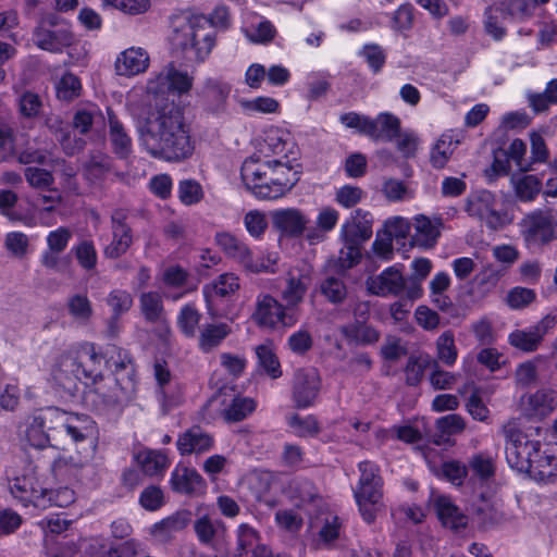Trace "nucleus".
Instances as JSON below:
<instances>
[{"label": "nucleus", "mask_w": 557, "mask_h": 557, "mask_svg": "<svg viewBox=\"0 0 557 557\" xmlns=\"http://www.w3.org/2000/svg\"><path fill=\"white\" fill-rule=\"evenodd\" d=\"M278 261H280V256L277 252H268V253L261 255L257 259H253V257L251 256L246 270L251 273L274 274L278 271Z\"/></svg>", "instance_id": "obj_61"}, {"label": "nucleus", "mask_w": 557, "mask_h": 557, "mask_svg": "<svg viewBox=\"0 0 557 557\" xmlns=\"http://www.w3.org/2000/svg\"><path fill=\"white\" fill-rule=\"evenodd\" d=\"M557 407V394L552 389H540L529 396V414L543 418L549 414Z\"/></svg>", "instance_id": "obj_39"}, {"label": "nucleus", "mask_w": 557, "mask_h": 557, "mask_svg": "<svg viewBox=\"0 0 557 557\" xmlns=\"http://www.w3.org/2000/svg\"><path fill=\"white\" fill-rule=\"evenodd\" d=\"M75 369L74 363L62 354L52 371L54 385L60 388L64 397H74L79 392V384L84 383V379Z\"/></svg>", "instance_id": "obj_22"}, {"label": "nucleus", "mask_w": 557, "mask_h": 557, "mask_svg": "<svg viewBox=\"0 0 557 557\" xmlns=\"http://www.w3.org/2000/svg\"><path fill=\"white\" fill-rule=\"evenodd\" d=\"M322 386L319 372L313 368L295 371L292 382V399L297 409H307L315 405Z\"/></svg>", "instance_id": "obj_14"}, {"label": "nucleus", "mask_w": 557, "mask_h": 557, "mask_svg": "<svg viewBox=\"0 0 557 557\" xmlns=\"http://www.w3.org/2000/svg\"><path fill=\"white\" fill-rule=\"evenodd\" d=\"M433 361L428 354L411 355L405 368L407 384L411 386L418 385L422 380L424 370L431 369Z\"/></svg>", "instance_id": "obj_48"}, {"label": "nucleus", "mask_w": 557, "mask_h": 557, "mask_svg": "<svg viewBox=\"0 0 557 557\" xmlns=\"http://www.w3.org/2000/svg\"><path fill=\"white\" fill-rule=\"evenodd\" d=\"M270 174L274 178L271 187L264 191L268 197H283L299 181L298 172L289 164L288 160L274 159L270 160Z\"/></svg>", "instance_id": "obj_20"}, {"label": "nucleus", "mask_w": 557, "mask_h": 557, "mask_svg": "<svg viewBox=\"0 0 557 557\" xmlns=\"http://www.w3.org/2000/svg\"><path fill=\"white\" fill-rule=\"evenodd\" d=\"M530 103L536 112L546 110L550 104H557V78L548 82L542 94L531 96Z\"/></svg>", "instance_id": "obj_64"}, {"label": "nucleus", "mask_w": 557, "mask_h": 557, "mask_svg": "<svg viewBox=\"0 0 557 557\" xmlns=\"http://www.w3.org/2000/svg\"><path fill=\"white\" fill-rule=\"evenodd\" d=\"M10 492L24 506L33 505L35 507H45L46 495L51 497L52 494L39 486L36 478L30 474L14 478L10 483Z\"/></svg>", "instance_id": "obj_19"}, {"label": "nucleus", "mask_w": 557, "mask_h": 557, "mask_svg": "<svg viewBox=\"0 0 557 557\" xmlns=\"http://www.w3.org/2000/svg\"><path fill=\"white\" fill-rule=\"evenodd\" d=\"M231 91L230 83L222 78L208 77L196 90L197 102L207 114L221 116L227 111Z\"/></svg>", "instance_id": "obj_10"}, {"label": "nucleus", "mask_w": 557, "mask_h": 557, "mask_svg": "<svg viewBox=\"0 0 557 557\" xmlns=\"http://www.w3.org/2000/svg\"><path fill=\"white\" fill-rule=\"evenodd\" d=\"M437 358L446 366H453L457 360V348L451 331L441 334L436 341Z\"/></svg>", "instance_id": "obj_55"}, {"label": "nucleus", "mask_w": 557, "mask_h": 557, "mask_svg": "<svg viewBox=\"0 0 557 557\" xmlns=\"http://www.w3.org/2000/svg\"><path fill=\"white\" fill-rule=\"evenodd\" d=\"M465 211L494 231L502 230L512 222L507 211L497 209L495 195L486 189L470 193L466 198Z\"/></svg>", "instance_id": "obj_7"}, {"label": "nucleus", "mask_w": 557, "mask_h": 557, "mask_svg": "<svg viewBox=\"0 0 557 557\" xmlns=\"http://www.w3.org/2000/svg\"><path fill=\"white\" fill-rule=\"evenodd\" d=\"M255 352L259 371L273 380L282 376L281 363L271 343L258 345Z\"/></svg>", "instance_id": "obj_38"}, {"label": "nucleus", "mask_w": 557, "mask_h": 557, "mask_svg": "<svg viewBox=\"0 0 557 557\" xmlns=\"http://www.w3.org/2000/svg\"><path fill=\"white\" fill-rule=\"evenodd\" d=\"M432 499L438 519L445 527L454 530L466 528L468 523L467 516L462 513L449 496L434 495Z\"/></svg>", "instance_id": "obj_26"}, {"label": "nucleus", "mask_w": 557, "mask_h": 557, "mask_svg": "<svg viewBox=\"0 0 557 557\" xmlns=\"http://www.w3.org/2000/svg\"><path fill=\"white\" fill-rule=\"evenodd\" d=\"M530 473L535 480L541 482H549L557 475V458L553 455L541 453L532 461V469L525 471Z\"/></svg>", "instance_id": "obj_42"}, {"label": "nucleus", "mask_w": 557, "mask_h": 557, "mask_svg": "<svg viewBox=\"0 0 557 557\" xmlns=\"http://www.w3.org/2000/svg\"><path fill=\"white\" fill-rule=\"evenodd\" d=\"M251 318L258 326L269 330L289 329L298 321L294 308L283 305L270 294H260L257 297Z\"/></svg>", "instance_id": "obj_8"}, {"label": "nucleus", "mask_w": 557, "mask_h": 557, "mask_svg": "<svg viewBox=\"0 0 557 557\" xmlns=\"http://www.w3.org/2000/svg\"><path fill=\"white\" fill-rule=\"evenodd\" d=\"M441 219L432 221L428 216L420 214L414 218V234L412 240L414 245L423 248L433 247L440 237Z\"/></svg>", "instance_id": "obj_31"}, {"label": "nucleus", "mask_w": 557, "mask_h": 557, "mask_svg": "<svg viewBox=\"0 0 557 557\" xmlns=\"http://www.w3.org/2000/svg\"><path fill=\"white\" fill-rule=\"evenodd\" d=\"M157 398L163 414L169 413L184 401L183 386L178 381L157 389Z\"/></svg>", "instance_id": "obj_45"}, {"label": "nucleus", "mask_w": 557, "mask_h": 557, "mask_svg": "<svg viewBox=\"0 0 557 557\" xmlns=\"http://www.w3.org/2000/svg\"><path fill=\"white\" fill-rule=\"evenodd\" d=\"M81 81L73 73H65L57 85V96L61 100L71 101L79 96Z\"/></svg>", "instance_id": "obj_62"}, {"label": "nucleus", "mask_w": 557, "mask_h": 557, "mask_svg": "<svg viewBox=\"0 0 557 557\" xmlns=\"http://www.w3.org/2000/svg\"><path fill=\"white\" fill-rule=\"evenodd\" d=\"M371 133L368 136L374 140L393 141L399 135L400 120L389 112H382L370 120Z\"/></svg>", "instance_id": "obj_34"}, {"label": "nucleus", "mask_w": 557, "mask_h": 557, "mask_svg": "<svg viewBox=\"0 0 557 557\" xmlns=\"http://www.w3.org/2000/svg\"><path fill=\"white\" fill-rule=\"evenodd\" d=\"M309 529L314 534V548H331L342 532V522L338 516L324 506L317 511L310 510Z\"/></svg>", "instance_id": "obj_13"}, {"label": "nucleus", "mask_w": 557, "mask_h": 557, "mask_svg": "<svg viewBox=\"0 0 557 557\" xmlns=\"http://www.w3.org/2000/svg\"><path fill=\"white\" fill-rule=\"evenodd\" d=\"M508 20L522 21L531 15L529 0H502L493 3Z\"/></svg>", "instance_id": "obj_54"}, {"label": "nucleus", "mask_w": 557, "mask_h": 557, "mask_svg": "<svg viewBox=\"0 0 557 557\" xmlns=\"http://www.w3.org/2000/svg\"><path fill=\"white\" fill-rule=\"evenodd\" d=\"M193 84V76L177 69L173 62L153 73L147 81V94L160 99L138 121L137 131L141 147L151 157L182 161L191 156L194 145L184 110L174 100L163 97L169 94L186 95Z\"/></svg>", "instance_id": "obj_1"}, {"label": "nucleus", "mask_w": 557, "mask_h": 557, "mask_svg": "<svg viewBox=\"0 0 557 557\" xmlns=\"http://www.w3.org/2000/svg\"><path fill=\"white\" fill-rule=\"evenodd\" d=\"M521 235L525 246L539 250L557 239V223L550 210H534L521 222Z\"/></svg>", "instance_id": "obj_9"}, {"label": "nucleus", "mask_w": 557, "mask_h": 557, "mask_svg": "<svg viewBox=\"0 0 557 557\" xmlns=\"http://www.w3.org/2000/svg\"><path fill=\"white\" fill-rule=\"evenodd\" d=\"M372 236V216L368 211L357 209L341 228L344 243L362 244Z\"/></svg>", "instance_id": "obj_21"}, {"label": "nucleus", "mask_w": 557, "mask_h": 557, "mask_svg": "<svg viewBox=\"0 0 557 557\" xmlns=\"http://www.w3.org/2000/svg\"><path fill=\"white\" fill-rule=\"evenodd\" d=\"M473 517L484 529L496 527L505 521L502 504L483 497L473 505Z\"/></svg>", "instance_id": "obj_33"}, {"label": "nucleus", "mask_w": 557, "mask_h": 557, "mask_svg": "<svg viewBox=\"0 0 557 557\" xmlns=\"http://www.w3.org/2000/svg\"><path fill=\"white\" fill-rule=\"evenodd\" d=\"M170 483L174 492L185 495L200 494L206 488V482L196 469L181 465L172 471Z\"/></svg>", "instance_id": "obj_25"}, {"label": "nucleus", "mask_w": 557, "mask_h": 557, "mask_svg": "<svg viewBox=\"0 0 557 557\" xmlns=\"http://www.w3.org/2000/svg\"><path fill=\"white\" fill-rule=\"evenodd\" d=\"M35 45L50 52H60L73 41L69 27L59 22L58 16L51 14L44 18L33 34Z\"/></svg>", "instance_id": "obj_11"}, {"label": "nucleus", "mask_w": 557, "mask_h": 557, "mask_svg": "<svg viewBox=\"0 0 557 557\" xmlns=\"http://www.w3.org/2000/svg\"><path fill=\"white\" fill-rule=\"evenodd\" d=\"M466 428L463 418L459 414H447L436 421L437 433L434 434V443L445 444L451 435L461 433Z\"/></svg>", "instance_id": "obj_43"}, {"label": "nucleus", "mask_w": 557, "mask_h": 557, "mask_svg": "<svg viewBox=\"0 0 557 557\" xmlns=\"http://www.w3.org/2000/svg\"><path fill=\"white\" fill-rule=\"evenodd\" d=\"M106 302L111 308L112 314L121 317L132 308L133 297L127 290L115 288L108 294Z\"/></svg>", "instance_id": "obj_58"}, {"label": "nucleus", "mask_w": 557, "mask_h": 557, "mask_svg": "<svg viewBox=\"0 0 557 557\" xmlns=\"http://www.w3.org/2000/svg\"><path fill=\"white\" fill-rule=\"evenodd\" d=\"M215 243L226 257L247 268L252 252L242 239L228 232H219L215 234Z\"/></svg>", "instance_id": "obj_27"}, {"label": "nucleus", "mask_w": 557, "mask_h": 557, "mask_svg": "<svg viewBox=\"0 0 557 557\" xmlns=\"http://www.w3.org/2000/svg\"><path fill=\"white\" fill-rule=\"evenodd\" d=\"M454 152V144L449 136H442L431 151V163L436 169H442L448 162Z\"/></svg>", "instance_id": "obj_63"}, {"label": "nucleus", "mask_w": 557, "mask_h": 557, "mask_svg": "<svg viewBox=\"0 0 557 557\" xmlns=\"http://www.w3.org/2000/svg\"><path fill=\"white\" fill-rule=\"evenodd\" d=\"M342 334L351 343L369 345L379 341V332L362 321L351 322L341 329Z\"/></svg>", "instance_id": "obj_41"}, {"label": "nucleus", "mask_w": 557, "mask_h": 557, "mask_svg": "<svg viewBox=\"0 0 557 557\" xmlns=\"http://www.w3.org/2000/svg\"><path fill=\"white\" fill-rule=\"evenodd\" d=\"M47 127L59 136V140L66 154H74L76 149H81L84 141L82 139L76 140V146L67 144L70 140V126L59 115H50L46 119Z\"/></svg>", "instance_id": "obj_50"}, {"label": "nucleus", "mask_w": 557, "mask_h": 557, "mask_svg": "<svg viewBox=\"0 0 557 557\" xmlns=\"http://www.w3.org/2000/svg\"><path fill=\"white\" fill-rule=\"evenodd\" d=\"M137 461L145 474L153 476L162 473L168 465V458L164 454L156 450H146L137 455Z\"/></svg>", "instance_id": "obj_51"}, {"label": "nucleus", "mask_w": 557, "mask_h": 557, "mask_svg": "<svg viewBox=\"0 0 557 557\" xmlns=\"http://www.w3.org/2000/svg\"><path fill=\"white\" fill-rule=\"evenodd\" d=\"M505 440V455L507 463L518 472L532 469L534 456H539L541 442L531 440L520 426L517 419L505 422L500 429Z\"/></svg>", "instance_id": "obj_4"}, {"label": "nucleus", "mask_w": 557, "mask_h": 557, "mask_svg": "<svg viewBox=\"0 0 557 557\" xmlns=\"http://www.w3.org/2000/svg\"><path fill=\"white\" fill-rule=\"evenodd\" d=\"M358 468L360 478L354 488V496L363 520L371 523L383 506V480L374 462L362 461Z\"/></svg>", "instance_id": "obj_5"}, {"label": "nucleus", "mask_w": 557, "mask_h": 557, "mask_svg": "<svg viewBox=\"0 0 557 557\" xmlns=\"http://www.w3.org/2000/svg\"><path fill=\"white\" fill-rule=\"evenodd\" d=\"M230 12L225 5H218L210 17L191 15L184 18V23L175 28L174 40L183 50L193 49L198 61H203L215 45L213 27H226Z\"/></svg>", "instance_id": "obj_3"}, {"label": "nucleus", "mask_w": 557, "mask_h": 557, "mask_svg": "<svg viewBox=\"0 0 557 557\" xmlns=\"http://www.w3.org/2000/svg\"><path fill=\"white\" fill-rule=\"evenodd\" d=\"M242 108L248 114H270L277 112L280 103L272 97H257L251 100H244L240 102Z\"/></svg>", "instance_id": "obj_60"}, {"label": "nucleus", "mask_w": 557, "mask_h": 557, "mask_svg": "<svg viewBox=\"0 0 557 557\" xmlns=\"http://www.w3.org/2000/svg\"><path fill=\"white\" fill-rule=\"evenodd\" d=\"M516 197L523 202L533 201L542 189V181L533 174H518L511 177Z\"/></svg>", "instance_id": "obj_40"}, {"label": "nucleus", "mask_w": 557, "mask_h": 557, "mask_svg": "<svg viewBox=\"0 0 557 557\" xmlns=\"http://www.w3.org/2000/svg\"><path fill=\"white\" fill-rule=\"evenodd\" d=\"M106 363L114 374L112 377H119L120 383H122V377L134 381L135 368L127 351L116 349V357L111 356Z\"/></svg>", "instance_id": "obj_49"}, {"label": "nucleus", "mask_w": 557, "mask_h": 557, "mask_svg": "<svg viewBox=\"0 0 557 557\" xmlns=\"http://www.w3.org/2000/svg\"><path fill=\"white\" fill-rule=\"evenodd\" d=\"M128 213L124 209H115L111 213V242L104 247L103 255L108 259H117L125 255L134 243V233L127 223Z\"/></svg>", "instance_id": "obj_16"}, {"label": "nucleus", "mask_w": 557, "mask_h": 557, "mask_svg": "<svg viewBox=\"0 0 557 557\" xmlns=\"http://www.w3.org/2000/svg\"><path fill=\"white\" fill-rule=\"evenodd\" d=\"M190 520V515L187 511L176 512L153 525L152 532L156 535L170 536L173 533L180 532L186 528Z\"/></svg>", "instance_id": "obj_53"}, {"label": "nucleus", "mask_w": 557, "mask_h": 557, "mask_svg": "<svg viewBox=\"0 0 557 557\" xmlns=\"http://www.w3.org/2000/svg\"><path fill=\"white\" fill-rule=\"evenodd\" d=\"M182 455L202 454L213 446V438L199 426H194L182 434L176 442Z\"/></svg>", "instance_id": "obj_29"}, {"label": "nucleus", "mask_w": 557, "mask_h": 557, "mask_svg": "<svg viewBox=\"0 0 557 557\" xmlns=\"http://www.w3.org/2000/svg\"><path fill=\"white\" fill-rule=\"evenodd\" d=\"M139 308L145 320L149 323H159L169 332L162 297L158 292H146L139 297Z\"/></svg>", "instance_id": "obj_35"}, {"label": "nucleus", "mask_w": 557, "mask_h": 557, "mask_svg": "<svg viewBox=\"0 0 557 557\" xmlns=\"http://www.w3.org/2000/svg\"><path fill=\"white\" fill-rule=\"evenodd\" d=\"M271 171V162L262 161L260 158H247L240 169L242 181L246 188L256 195L260 184L268 178Z\"/></svg>", "instance_id": "obj_28"}, {"label": "nucleus", "mask_w": 557, "mask_h": 557, "mask_svg": "<svg viewBox=\"0 0 557 557\" xmlns=\"http://www.w3.org/2000/svg\"><path fill=\"white\" fill-rule=\"evenodd\" d=\"M556 318L545 315L535 325L524 330H515L508 336V342L511 346L525 352L535 351L544 336L554 329Z\"/></svg>", "instance_id": "obj_17"}, {"label": "nucleus", "mask_w": 557, "mask_h": 557, "mask_svg": "<svg viewBox=\"0 0 557 557\" xmlns=\"http://www.w3.org/2000/svg\"><path fill=\"white\" fill-rule=\"evenodd\" d=\"M256 409V403L249 397H234L224 408L223 417L226 421L238 422L246 419Z\"/></svg>", "instance_id": "obj_52"}, {"label": "nucleus", "mask_w": 557, "mask_h": 557, "mask_svg": "<svg viewBox=\"0 0 557 557\" xmlns=\"http://www.w3.org/2000/svg\"><path fill=\"white\" fill-rule=\"evenodd\" d=\"M178 199L185 206H193L203 198L202 186L195 180H184L178 184Z\"/></svg>", "instance_id": "obj_59"}, {"label": "nucleus", "mask_w": 557, "mask_h": 557, "mask_svg": "<svg viewBox=\"0 0 557 557\" xmlns=\"http://www.w3.org/2000/svg\"><path fill=\"white\" fill-rule=\"evenodd\" d=\"M314 268L307 260H299L286 273L281 297L289 308L299 306L313 281Z\"/></svg>", "instance_id": "obj_12"}, {"label": "nucleus", "mask_w": 557, "mask_h": 557, "mask_svg": "<svg viewBox=\"0 0 557 557\" xmlns=\"http://www.w3.org/2000/svg\"><path fill=\"white\" fill-rule=\"evenodd\" d=\"M231 332V326L227 323L205 324L198 337L199 349L206 354L211 352L223 343Z\"/></svg>", "instance_id": "obj_36"}, {"label": "nucleus", "mask_w": 557, "mask_h": 557, "mask_svg": "<svg viewBox=\"0 0 557 557\" xmlns=\"http://www.w3.org/2000/svg\"><path fill=\"white\" fill-rule=\"evenodd\" d=\"M109 136L113 152L121 159H126L133 150L132 138L124 125L111 109L107 110Z\"/></svg>", "instance_id": "obj_30"}, {"label": "nucleus", "mask_w": 557, "mask_h": 557, "mask_svg": "<svg viewBox=\"0 0 557 557\" xmlns=\"http://www.w3.org/2000/svg\"><path fill=\"white\" fill-rule=\"evenodd\" d=\"M293 497L296 506L304 509L308 516L310 510L317 511L327 505L319 495L314 484L307 480L295 483Z\"/></svg>", "instance_id": "obj_32"}, {"label": "nucleus", "mask_w": 557, "mask_h": 557, "mask_svg": "<svg viewBox=\"0 0 557 557\" xmlns=\"http://www.w3.org/2000/svg\"><path fill=\"white\" fill-rule=\"evenodd\" d=\"M273 226L286 236L298 237L305 233L308 216L296 208L275 210L272 213Z\"/></svg>", "instance_id": "obj_23"}, {"label": "nucleus", "mask_w": 557, "mask_h": 557, "mask_svg": "<svg viewBox=\"0 0 557 557\" xmlns=\"http://www.w3.org/2000/svg\"><path fill=\"white\" fill-rule=\"evenodd\" d=\"M506 20L503 13L494 4H491L484 12L483 25L485 33L496 41L503 40L507 34L504 25Z\"/></svg>", "instance_id": "obj_47"}, {"label": "nucleus", "mask_w": 557, "mask_h": 557, "mask_svg": "<svg viewBox=\"0 0 557 557\" xmlns=\"http://www.w3.org/2000/svg\"><path fill=\"white\" fill-rule=\"evenodd\" d=\"M65 357L74 363L75 370L79 372L84 379V384L89 386L91 382H98L101 379V364L103 357L96 350L92 343H83L72 347L63 352Z\"/></svg>", "instance_id": "obj_15"}, {"label": "nucleus", "mask_w": 557, "mask_h": 557, "mask_svg": "<svg viewBox=\"0 0 557 557\" xmlns=\"http://www.w3.org/2000/svg\"><path fill=\"white\" fill-rule=\"evenodd\" d=\"M239 288V278L234 273H223L219 275L211 284L203 287V295L207 305L218 297H228Z\"/></svg>", "instance_id": "obj_37"}, {"label": "nucleus", "mask_w": 557, "mask_h": 557, "mask_svg": "<svg viewBox=\"0 0 557 557\" xmlns=\"http://www.w3.org/2000/svg\"><path fill=\"white\" fill-rule=\"evenodd\" d=\"M273 476L269 472L255 473L249 478V488L255 498L269 507H274L276 502L270 496Z\"/></svg>", "instance_id": "obj_44"}, {"label": "nucleus", "mask_w": 557, "mask_h": 557, "mask_svg": "<svg viewBox=\"0 0 557 557\" xmlns=\"http://www.w3.org/2000/svg\"><path fill=\"white\" fill-rule=\"evenodd\" d=\"M69 313L77 321L87 322L92 315V306L86 295L76 294L67 300Z\"/></svg>", "instance_id": "obj_57"}, {"label": "nucleus", "mask_w": 557, "mask_h": 557, "mask_svg": "<svg viewBox=\"0 0 557 557\" xmlns=\"http://www.w3.org/2000/svg\"><path fill=\"white\" fill-rule=\"evenodd\" d=\"M85 399L96 411L106 412L127 403L135 392V381L103 375L98 382L89 383Z\"/></svg>", "instance_id": "obj_6"}, {"label": "nucleus", "mask_w": 557, "mask_h": 557, "mask_svg": "<svg viewBox=\"0 0 557 557\" xmlns=\"http://www.w3.org/2000/svg\"><path fill=\"white\" fill-rule=\"evenodd\" d=\"M201 314L193 305H185L177 317V325L187 337H194L199 324Z\"/></svg>", "instance_id": "obj_56"}, {"label": "nucleus", "mask_w": 557, "mask_h": 557, "mask_svg": "<svg viewBox=\"0 0 557 557\" xmlns=\"http://www.w3.org/2000/svg\"><path fill=\"white\" fill-rule=\"evenodd\" d=\"M403 265H392L379 275L367 280L368 290L380 297L400 296L406 288V280L401 272Z\"/></svg>", "instance_id": "obj_18"}, {"label": "nucleus", "mask_w": 557, "mask_h": 557, "mask_svg": "<svg viewBox=\"0 0 557 557\" xmlns=\"http://www.w3.org/2000/svg\"><path fill=\"white\" fill-rule=\"evenodd\" d=\"M95 429V422L87 414L49 408L27 420L25 440L32 447L44 449L50 445L49 432H64L74 443H82L94 436Z\"/></svg>", "instance_id": "obj_2"}, {"label": "nucleus", "mask_w": 557, "mask_h": 557, "mask_svg": "<svg viewBox=\"0 0 557 557\" xmlns=\"http://www.w3.org/2000/svg\"><path fill=\"white\" fill-rule=\"evenodd\" d=\"M149 54L140 47H131L122 51L114 63L115 71L121 76H135L147 71Z\"/></svg>", "instance_id": "obj_24"}, {"label": "nucleus", "mask_w": 557, "mask_h": 557, "mask_svg": "<svg viewBox=\"0 0 557 557\" xmlns=\"http://www.w3.org/2000/svg\"><path fill=\"white\" fill-rule=\"evenodd\" d=\"M319 293L331 304H342L347 297L344 281L335 275H327L318 285Z\"/></svg>", "instance_id": "obj_46"}]
</instances>
